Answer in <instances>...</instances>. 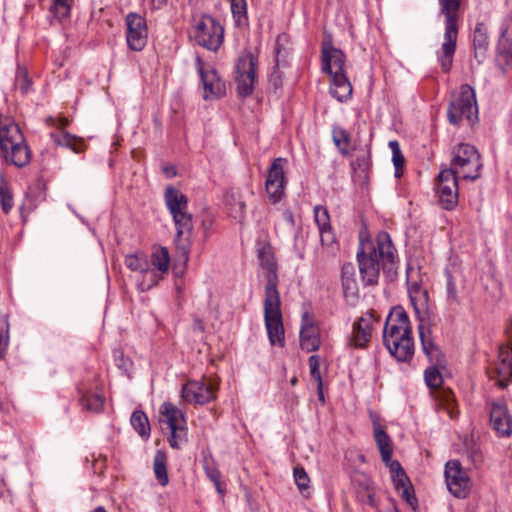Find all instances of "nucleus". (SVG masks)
Instances as JSON below:
<instances>
[{
    "label": "nucleus",
    "instance_id": "43",
    "mask_svg": "<svg viewBox=\"0 0 512 512\" xmlns=\"http://www.w3.org/2000/svg\"><path fill=\"white\" fill-rule=\"evenodd\" d=\"M151 261L154 267L160 272L165 273L168 271L170 257L166 247H160L152 253Z\"/></svg>",
    "mask_w": 512,
    "mask_h": 512
},
{
    "label": "nucleus",
    "instance_id": "63",
    "mask_svg": "<svg viewBox=\"0 0 512 512\" xmlns=\"http://www.w3.org/2000/svg\"><path fill=\"white\" fill-rule=\"evenodd\" d=\"M283 217L290 225H294V216L293 213L290 210H285L283 212Z\"/></svg>",
    "mask_w": 512,
    "mask_h": 512
},
{
    "label": "nucleus",
    "instance_id": "41",
    "mask_svg": "<svg viewBox=\"0 0 512 512\" xmlns=\"http://www.w3.org/2000/svg\"><path fill=\"white\" fill-rule=\"evenodd\" d=\"M446 277V302L449 306H458L461 303L460 297L458 295V291L456 288V283L454 281L453 275L449 270L445 271Z\"/></svg>",
    "mask_w": 512,
    "mask_h": 512
},
{
    "label": "nucleus",
    "instance_id": "59",
    "mask_svg": "<svg viewBox=\"0 0 512 512\" xmlns=\"http://www.w3.org/2000/svg\"><path fill=\"white\" fill-rule=\"evenodd\" d=\"M321 243L324 246H331L335 243V236L332 231V227L319 229Z\"/></svg>",
    "mask_w": 512,
    "mask_h": 512
},
{
    "label": "nucleus",
    "instance_id": "32",
    "mask_svg": "<svg viewBox=\"0 0 512 512\" xmlns=\"http://www.w3.org/2000/svg\"><path fill=\"white\" fill-rule=\"evenodd\" d=\"M374 438L380 451L382 461H388L392 457L393 449L391 439L384 429L377 425L374 429Z\"/></svg>",
    "mask_w": 512,
    "mask_h": 512
},
{
    "label": "nucleus",
    "instance_id": "52",
    "mask_svg": "<svg viewBox=\"0 0 512 512\" xmlns=\"http://www.w3.org/2000/svg\"><path fill=\"white\" fill-rule=\"evenodd\" d=\"M204 470L206 476L214 484L218 494L220 496H224L225 490L222 487L221 472L219 471V469L215 466L205 465Z\"/></svg>",
    "mask_w": 512,
    "mask_h": 512
},
{
    "label": "nucleus",
    "instance_id": "12",
    "mask_svg": "<svg viewBox=\"0 0 512 512\" xmlns=\"http://www.w3.org/2000/svg\"><path fill=\"white\" fill-rule=\"evenodd\" d=\"M125 21L128 47L133 51H142L148 39V27L145 18L138 13L130 12L127 14Z\"/></svg>",
    "mask_w": 512,
    "mask_h": 512
},
{
    "label": "nucleus",
    "instance_id": "10",
    "mask_svg": "<svg viewBox=\"0 0 512 512\" xmlns=\"http://www.w3.org/2000/svg\"><path fill=\"white\" fill-rule=\"evenodd\" d=\"M195 67L201 78L205 100L217 99L225 95V83L219 77L217 71L210 65H206L200 56L195 58Z\"/></svg>",
    "mask_w": 512,
    "mask_h": 512
},
{
    "label": "nucleus",
    "instance_id": "20",
    "mask_svg": "<svg viewBox=\"0 0 512 512\" xmlns=\"http://www.w3.org/2000/svg\"><path fill=\"white\" fill-rule=\"evenodd\" d=\"M345 54L335 48L331 43H324L322 47V70L332 75L333 73H344Z\"/></svg>",
    "mask_w": 512,
    "mask_h": 512
},
{
    "label": "nucleus",
    "instance_id": "3",
    "mask_svg": "<svg viewBox=\"0 0 512 512\" xmlns=\"http://www.w3.org/2000/svg\"><path fill=\"white\" fill-rule=\"evenodd\" d=\"M441 13L445 17L444 41L441 46V54L438 56L441 68L444 72L450 71L453 63V55L456 51L458 38V11L461 0H439Z\"/></svg>",
    "mask_w": 512,
    "mask_h": 512
},
{
    "label": "nucleus",
    "instance_id": "60",
    "mask_svg": "<svg viewBox=\"0 0 512 512\" xmlns=\"http://www.w3.org/2000/svg\"><path fill=\"white\" fill-rule=\"evenodd\" d=\"M114 359H115V363L116 365L122 369V370H127L128 367H129V360L126 359L123 355V353L121 351H115L114 352Z\"/></svg>",
    "mask_w": 512,
    "mask_h": 512
},
{
    "label": "nucleus",
    "instance_id": "8",
    "mask_svg": "<svg viewBox=\"0 0 512 512\" xmlns=\"http://www.w3.org/2000/svg\"><path fill=\"white\" fill-rule=\"evenodd\" d=\"M258 59L249 51L242 53L236 64L237 91L241 97L252 94L256 81Z\"/></svg>",
    "mask_w": 512,
    "mask_h": 512
},
{
    "label": "nucleus",
    "instance_id": "35",
    "mask_svg": "<svg viewBox=\"0 0 512 512\" xmlns=\"http://www.w3.org/2000/svg\"><path fill=\"white\" fill-rule=\"evenodd\" d=\"M286 162L287 160L285 158H275L268 169L266 181L272 180V182L275 183H287L284 172Z\"/></svg>",
    "mask_w": 512,
    "mask_h": 512
},
{
    "label": "nucleus",
    "instance_id": "45",
    "mask_svg": "<svg viewBox=\"0 0 512 512\" xmlns=\"http://www.w3.org/2000/svg\"><path fill=\"white\" fill-rule=\"evenodd\" d=\"M286 183H275L271 181H265V190L271 203H278L285 195Z\"/></svg>",
    "mask_w": 512,
    "mask_h": 512
},
{
    "label": "nucleus",
    "instance_id": "47",
    "mask_svg": "<svg viewBox=\"0 0 512 512\" xmlns=\"http://www.w3.org/2000/svg\"><path fill=\"white\" fill-rule=\"evenodd\" d=\"M171 436L168 439L170 446L173 449H180L183 444L187 442V427L178 426L174 428H170Z\"/></svg>",
    "mask_w": 512,
    "mask_h": 512
},
{
    "label": "nucleus",
    "instance_id": "14",
    "mask_svg": "<svg viewBox=\"0 0 512 512\" xmlns=\"http://www.w3.org/2000/svg\"><path fill=\"white\" fill-rule=\"evenodd\" d=\"M445 478L449 491L457 498H465L469 491L470 478L458 460L445 465Z\"/></svg>",
    "mask_w": 512,
    "mask_h": 512
},
{
    "label": "nucleus",
    "instance_id": "9",
    "mask_svg": "<svg viewBox=\"0 0 512 512\" xmlns=\"http://www.w3.org/2000/svg\"><path fill=\"white\" fill-rule=\"evenodd\" d=\"M218 387L217 380L213 378L189 381L182 388V397L186 402L204 405L216 399Z\"/></svg>",
    "mask_w": 512,
    "mask_h": 512
},
{
    "label": "nucleus",
    "instance_id": "26",
    "mask_svg": "<svg viewBox=\"0 0 512 512\" xmlns=\"http://www.w3.org/2000/svg\"><path fill=\"white\" fill-rule=\"evenodd\" d=\"M330 82V94L339 102L347 101L352 95V85L345 73H333Z\"/></svg>",
    "mask_w": 512,
    "mask_h": 512
},
{
    "label": "nucleus",
    "instance_id": "24",
    "mask_svg": "<svg viewBox=\"0 0 512 512\" xmlns=\"http://www.w3.org/2000/svg\"><path fill=\"white\" fill-rule=\"evenodd\" d=\"M474 58L478 63H482L486 58L489 48L488 28L483 22L476 24L472 36Z\"/></svg>",
    "mask_w": 512,
    "mask_h": 512
},
{
    "label": "nucleus",
    "instance_id": "49",
    "mask_svg": "<svg viewBox=\"0 0 512 512\" xmlns=\"http://www.w3.org/2000/svg\"><path fill=\"white\" fill-rule=\"evenodd\" d=\"M466 454L475 469H479L482 466L484 456L478 444L474 442L467 444Z\"/></svg>",
    "mask_w": 512,
    "mask_h": 512
},
{
    "label": "nucleus",
    "instance_id": "2",
    "mask_svg": "<svg viewBox=\"0 0 512 512\" xmlns=\"http://www.w3.org/2000/svg\"><path fill=\"white\" fill-rule=\"evenodd\" d=\"M383 343L389 353L400 362H408L414 355L410 320L400 306L394 307L386 319Z\"/></svg>",
    "mask_w": 512,
    "mask_h": 512
},
{
    "label": "nucleus",
    "instance_id": "62",
    "mask_svg": "<svg viewBox=\"0 0 512 512\" xmlns=\"http://www.w3.org/2000/svg\"><path fill=\"white\" fill-rule=\"evenodd\" d=\"M193 330L194 331H199V332H204V324H203V321L201 318L199 317H195L194 318V323H193Z\"/></svg>",
    "mask_w": 512,
    "mask_h": 512
},
{
    "label": "nucleus",
    "instance_id": "57",
    "mask_svg": "<svg viewBox=\"0 0 512 512\" xmlns=\"http://www.w3.org/2000/svg\"><path fill=\"white\" fill-rule=\"evenodd\" d=\"M9 344V324L8 322H3L0 327V360L6 353L7 347Z\"/></svg>",
    "mask_w": 512,
    "mask_h": 512
},
{
    "label": "nucleus",
    "instance_id": "23",
    "mask_svg": "<svg viewBox=\"0 0 512 512\" xmlns=\"http://www.w3.org/2000/svg\"><path fill=\"white\" fill-rule=\"evenodd\" d=\"M343 295L348 302L354 303L359 298V288L356 280V269L352 263H345L341 271Z\"/></svg>",
    "mask_w": 512,
    "mask_h": 512
},
{
    "label": "nucleus",
    "instance_id": "33",
    "mask_svg": "<svg viewBox=\"0 0 512 512\" xmlns=\"http://www.w3.org/2000/svg\"><path fill=\"white\" fill-rule=\"evenodd\" d=\"M418 330L423 352L430 359V361L438 360L439 350L428 335L429 330L426 329L422 323L418 325Z\"/></svg>",
    "mask_w": 512,
    "mask_h": 512
},
{
    "label": "nucleus",
    "instance_id": "21",
    "mask_svg": "<svg viewBox=\"0 0 512 512\" xmlns=\"http://www.w3.org/2000/svg\"><path fill=\"white\" fill-rule=\"evenodd\" d=\"M300 345L303 350L313 352L320 347V338L318 329L315 327L312 318L308 312L302 315V324L300 328Z\"/></svg>",
    "mask_w": 512,
    "mask_h": 512
},
{
    "label": "nucleus",
    "instance_id": "39",
    "mask_svg": "<svg viewBox=\"0 0 512 512\" xmlns=\"http://www.w3.org/2000/svg\"><path fill=\"white\" fill-rule=\"evenodd\" d=\"M79 402L88 411L100 412L104 407L105 398L100 394L86 393L80 397Z\"/></svg>",
    "mask_w": 512,
    "mask_h": 512
},
{
    "label": "nucleus",
    "instance_id": "4",
    "mask_svg": "<svg viewBox=\"0 0 512 512\" xmlns=\"http://www.w3.org/2000/svg\"><path fill=\"white\" fill-rule=\"evenodd\" d=\"M477 115L476 94L470 85L464 84L458 91L451 93L447 108V119L450 124L458 126L464 119L473 123Z\"/></svg>",
    "mask_w": 512,
    "mask_h": 512
},
{
    "label": "nucleus",
    "instance_id": "50",
    "mask_svg": "<svg viewBox=\"0 0 512 512\" xmlns=\"http://www.w3.org/2000/svg\"><path fill=\"white\" fill-rule=\"evenodd\" d=\"M231 12L237 24H242L247 20V2L246 0H230Z\"/></svg>",
    "mask_w": 512,
    "mask_h": 512
},
{
    "label": "nucleus",
    "instance_id": "28",
    "mask_svg": "<svg viewBox=\"0 0 512 512\" xmlns=\"http://www.w3.org/2000/svg\"><path fill=\"white\" fill-rule=\"evenodd\" d=\"M25 138L20 127L7 117L0 116V147Z\"/></svg>",
    "mask_w": 512,
    "mask_h": 512
},
{
    "label": "nucleus",
    "instance_id": "48",
    "mask_svg": "<svg viewBox=\"0 0 512 512\" xmlns=\"http://www.w3.org/2000/svg\"><path fill=\"white\" fill-rule=\"evenodd\" d=\"M357 498L360 502L368 504L373 508L378 507V499L374 489L367 483L364 487L359 488L357 491Z\"/></svg>",
    "mask_w": 512,
    "mask_h": 512
},
{
    "label": "nucleus",
    "instance_id": "61",
    "mask_svg": "<svg viewBox=\"0 0 512 512\" xmlns=\"http://www.w3.org/2000/svg\"><path fill=\"white\" fill-rule=\"evenodd\" d=\"M369 155L363 154L358 156L356 161L352 163V166L357 165L359 168L366 167L368 165Z\"/></svg>",
    "mask_w": 512,
    "mask_h": 512
},
{
    "label": "nucleus",
    "instance_id": "37",
    "mask_svg": "<svg viewBox=\"0 0 512 512\" xmlns=\"http://www.w3.org/2000/svg\"><path fill=\"white\" fill-rule=\"evenodd\" d=\"M0 204L4 214H9L14 206L12 192L2 172H0Z\"/></svg>",
    "mask_w": 512,
    "mask_h": 512
},
{
    "label": "nucleus",
    "instance_id": "38",
    "mask_svg": "<svg viewBox=\"0 0 512 512\" xmlns=\"http://www.w3.org/2000/svg\"><path fill=\"white\" fill-rule=\"evenodd\" d=\"M498 46L503 53L512 54V16L506 19L501 26Z\"/></svg>",
    "mask_w": 512,
    "mask_h": 512
},
{
    "label": "nucleus",
    "instance_id": "46",
    "mask_svg": "<svg viewBox=\"0 0 512 512\" xmlns=\"http://www.w3.org/2000/svg\"><path fill=\"white\" fill-rule=\"evenodd\" d=\"M73 1L74 0H53L50 11L58 20L67 18L70 15Z\"/></svg>",
    "mask_w": 512,
    "mask_h": 512
},
{
    "label": "nucleus",
    "instance_id": "16",
    "mask_svg": "<svg viewBox=\"0 0 512 512\" xmlns=\"http://www.w3.org/2000/svg\"><path fill=\"white\" fill-rule=\"evenodd\" d=\"M438 195L445 210H453L458 203V179L454 170H442L438 175Z\"/></svg>",
    "mask_w": 512,
    "mask_h": 512
},
{
    "label": "nucleus",
    "instance_id": "22",
    "mask_svg": "<svg viewBox=\"0 0 512 512\" xmlns=\"http://www.w3.org/2000/svg\"><path fill=\"white\" fill-rule=\"evenodd\" d=\"M498 358L499 361L495 368L497 384L500 388L505 389L512 379V346H501Z\"/></svg>",
    "mask_w": 512,
    "mask_h": 512
},
{
    "label": "nucleus",
    "instance_id": "18",
    "mask_svg": "<svg viewBox=\"0 0 512 512\" xmlns=\"http://www.w3.org/2000/svg\"><path fill=\"white\" fill-rule=\"evenodd\" d=\"M490 424L499 436H509L512 432V417L504 400L490 404Z\"/></svg>",
    "mask_w": 512,
    "mask_h": 512
},
{
    "label": "nucleus",
    "instance_id": "42",
    "mask_svg": "<svg viewBox=\"0 0 512 512\" xmlns=\"http://www.w3.org/2000/svg\"><path fill=\"white\" fill-rule=\"evenodd\" d=\"M408 293L410 301L417 314H420V310L417 307V303L423 302L424 304L428 301V292L422 288L418 283H413L408 287Z\"/></svg>",
    "mask_w": 512,
    "mask_h": 512
},
{
    "label": "nucleus",
    "instance_id": "19",
    "mask_svg": "<svg viewBox=\"0 0 512 512\" xmlns=\"http://www.w3.org/2000/svg\"><path fill=\"white\" fill-rule=\"evenodd\" d=\"M376 321L372 311L362 315L352 327L350 344L356 348H364L371 339L372 325Z\"/></svg>",
    "mask_w": 512,
    "mask_h": 512
},
{
    "label": "nucleus",
    "instance_id": "53",
    "mask_svg": "<svg viewBox=\"0 0 512 512\" xmlns=\"http://www.w3.org/2000/svg\"><path fill=\"white\" fill-rule=\"evenodd\" d=\"M288 43V35L285 33L279 34L276 38L274 52L276 55V65L280 64L281 58L284 59L288 55L285 44Z\"/></svg>",
    "mask_w": 512,
    "mask_h": 512
},
{
    "label": "nucleus",
    "instance_id": "58",
    "mask_svg": "<svg viewBox=\"0 0 512 512\" xmlns=\"http://www.w3.org/2000/svg\"><path fill=\"white\" fill-rule=\"evenodd\" d=\"M309 367L312 378L316 382L322 381L320 373V357L318 355H312L309 357Z\"/></svg>",
    "mask_w": 512,
    "mask_h": 512
},
{
    "label": "nucleus",
    "instance_id": "31",
    "mask_svg": "<svg viewBox=\"0 0 512 512\" xmlns=\"http://www.w3.org/2000/svg\"><path fill=\"white\" fill-rule=\"evenodd\" d=\"M153 471L158 483L166 486L169 483L167 471V454L163 450H157L153 461Z\"/></svg>",
    "mask_w": 512,
    "mask_h": 512
},
{
    "label": "nucleus",
    "instance_id": "1",
    "mask_svg": "<svg viewBox=\"0 0 512 512\" xmlns=\"http://www.w3.org/2000/svg\"><path fill=\"white\" fill-rule=\"evenodd\" d=\"M395 252L390 235L385 231L378 233L375 243H361L357 251V261L365 286L378 284L381 269L394 265Z\"/></svg>",
    "mask_w": 512,
    "mask_h": 512
},
{
    "label": "nucleus",
    "instance_id": "7",
    "mask_svg": "<svg viewBox=\"0 0 512 512\" xmlns=\"http://www.w3.org/2000/svg\"><path fill=\"white\" fill-rule=\"evenodd\" d=\"M194 40L199 46L216 52L223 44L224 28L212 16L203 15L195 25Z\"/></svg>",
    "mask_w": 512,
    "mask_h": 512
},
{
    "label": "nucleus",
    "instance_id": "13",
    "mask_svg": "<svg viewBox=\"0 0 512 512\" xmlns=\"http://www.w3.org/2000/svg\"><path fill=\"white\" fill-rule=\"evenodd\" d=\"M257 256L260 267L265 271L264 277L266 279L265 284V296L279 294L278 291V274H277V263L275 260L272 247L269 244H263L257 249Z\"/></svg>",
    "mask_w": 512,
    "mask_h": 512
},
{
    "label": "nucleus",
    "instance_id": "44",
    "mask_svg": "<svg viewBox=\"0 0 512 512\" xmlns=\"http://www.w3.org/2000/svg\"><path fill=\"white\" fill-rule=\"evenodd\" d=\"M389 147L392 150V161L395 167V176L400 177L405 165V158L401 152L398 141L392 140L389 142Z\"/></svg>",
    "mask_w": 512,
    "mask_h": 512
},
{
    "label": "nucleus",
    "instance_id": "17",
    "mask_svg": "<svg viewBox=\"0 0 512 512\" xmlns=\"http://www.w3.org/2000/svg\"><path fill=\"white\" fill-rule=\"evenodd\" d=\"M0 155L6 164L14 165L17 168L27 166L31 160V150L25 138L21 139V141L1 146Z\"/></svg>",
    "mask_w": 512,
    "mask_h": 512
},
{
    "label": "nucleus",
    "instance_id": "64",
    "mask_svg": "<svg viewBox=\"0 0 512 512\" xmlns=\"http://www.w3.org/2000/svg\"><path fill=\"white\" fill-rule=\"evenodd\" d=\"M317 392H318V398L320 401L324 402V393H323V382H317Z\"/></svg>",
    "mask_w": 512,
    "mask_h": 512
},
{
    "label": "nucleus",
    "instance_id": "55",
    "mask_svg": "<svg viewBox=\"0 0 512 512\" xmlns=\"http://www.w3.org/2000/svg\"><path fill=\"white\" fill-rule=\"evenodd\" d=\"M314 216L315 221L317 223L318 229L321 228H329L330 224V216L328 210L323 206H316L314 208Z\"/></svg>",
    "mask_w": 512,
    "mask_h": 512
},
{
    "label": "nucleus",
    "instance_id": "56",
    "mask_svg": "<svg viewBox=\"0 0 512 512\" xmlns=\"http://www.w3.org/2000/svg\"><path fill=\"white\" fill-rule=\"evenodd\" d=\"M295 483L300 491H304L309 488L310 479L307 472L303 467L297 466L293 471Z\"/></svg>",
    "mask_w": 512,
    "mask_h": 512
},
{
    "label": "nucleus",
    "instance_id": "40",
    "mask_svg": "<svg viewBox=\"0 0 512 512\" xmlns=\"http://www.w3.org/2000/svg\"><path fill=\"white\" fill-rule=\"evenodd\" d=\"M332 139L335 146L338 148L339 152L342 155L349 154V144H350V136L348 132L341 127H333L332 129Z\"/></svg>",
    "mask_w": 512,
    "mask_h": 512
},
{
    "label": "nucleus",
    "instance_id": "34",
    "mask_svg": "<svg viewBox=\"0 0 512 512\" xmlns=\"http://www.w3.org/2000/svg\"><path fill=\"white\" fill-rule=\"evenodd\" d=\"M226 203L230 209V215L241 221L245 215L246 203L238 192H231L226 196Z\"/></svg>",
    "mask_w": 512,
    "mask_h": 512
},
{
    "label": "nucleus",
    "instance_id": "54",
    "mask_svg": "<svg viewBox=\"0 0 512 512\" xmlns=\"http://www.w3.org/2000/svg\"><path fill=\"white\" fill-rule=\"evenodd\" d=\"M15 86L22 94H27L31 90L32 81L28 77L27 71L19 69L15 78Z\"/></svg>",
    "mask_w": 512,
    "mask_h": 512
},
{
    "label": "nucleus",
    "instance_id": "27",
    "mask_svg": "<svg viewBox=\"0 0 512 512\" xmlns=\"http://www.w3.org/2000/svg\"><path fill=\"white\" fill-rule=\"evenodd\" d=\"M164 200L172 216L184 213L188 209V198L172 186L166 188Z\"/></svg>",
    "mask_w": 512,
    "mask_h": 512
},
{
    "label": "nucleus",
    "instance_id": "29",
    "mask_svg": "<svg viewBox=\"0 0 512 512\" xmlns=\"http://www.w3.org/2000/svg\"><path fill=\"white\" fill-rule=\"evenodd\" d=\"M125 265L132 271H139L143 273L145 276L150 277L152 283L149 284L147 288H151L153 285L157 283V275L152 269L149 268L148 262L144 255H127L125 257Z\"/></svg>",
    "mask_w": 512,
    "mask_h": 512
},
{
    "label": "nucleus",
    "instance_id": "25",
    "mask_svg": "<svg viewBox=\"0 0 512 512\" xmlns=\"http://www.w3.org/2000/svg\"><path fill=\"white\" fill-rule=\"evenodd\" d=\"M68 123L67 118H60L58 121L59 131L51 133V137L57 145L70 148L75 153H80L83 151V142L75 136L63 131V128L66 127Z\"/></svg>",
    "mask_w": 512,
    "mask_h": 512
},
{
    "label": "nucleus",
    "instance_id": "30",
    "mask_svg": "<svg viewBox=\"0 0 512 512\" xmlns=\"http://www.w3.org/2000/svg\"><path fill=\"white\" fill-rule=\"evenodd\" d=\"M161 414L165 417L163 420L168 428H174L178 426H185L184 414L172 403L165 402L160 409Z\"/></svg>",
    "mask_w": 512,
    "mask_h": 512
},
{
    "label": "nucleus",
    "instance_id": "36",
    "mask_svg": "<svg viewBox=\"0 0 512 512\" xmlns=\"http://www.w3.org/2000/svg\"><path fill=\"white\" fill-rule=\"evenodd\" d=\"M130 423L135 431L141 436L148 438L150 436V424L148 417L141 410H136L132 413Z\"/></svg>",
    "mask_w": 512,
    "mask_h": 512
},
{
    "label": "nucleus",
    "instance_id": "6",
    "mask_svg": "<svg viewBox=\"0 0 512 512\" xmlns=\"http://www.w3.org/2000/svg\"><path fill=\"white\" fill-rule=\"evenodd\" d=\"M481 168V158L477 149L470 144H460L448 170H454L455 175L461 174L464 179L476 180L480 177Z\"/></svg>",
    "mask_w": 512,
    "mask_h": 512
},
{
    "label": "nucleus",
    "instance_id": "15",
    "mask_svg": "<svg viewBox=\"0 0 512 512\" xmlns=\"http://www.w3.org/2000/svg\"><path fill=\"white\" fill-rule=\"evenodd\" d=\"M386 466L390 469L394 486L396 490L401 494L402 499L416 512L418 508V501L414 495L412 485L401 464L397 460H392V457L388 461H383Z\"/></svg>",
    "mask_w": 512,
    "mask_h": 512
},
{
    "label": "nucleus",
    "instance_id": "11",
    "mask_svg": "<svg viewBox=\"0 0 512 512\" xmlns=\"http://www.w3.org/2000/svg\"><path fill=\"white\" fill-rule=\"evenodd\" d=\"M172 217L176 226V250L179 257L187 263L192 246V235L194 230L192 215L186 211L184 213L177 214V217L176 215Z\"/></svg>",
    "mask_w": 512,
    "mask_h": 512
},
{
    "label": "nucleus",
    "instance_id": "51",
    "mask_svg": "<svg viewBox=\"0 0 512 512\" xmlns=\"http://www.w3.org/2000/svg\"><path fill=\"white\" fill-rule=\"evenodd\" d=\"M424 378L426 385L431 389L439 388L443 382L442 375L435 366H430L425 370Z\"/></svg>",
    "mask_w": 512,
    "mask_h": 512
},
{
    "label": "nucleus",
    "instance_id": "5",
    "mask_svg": "<svg viewBox=\"0 0 512 512\" xmlns=\"http://www.w3.org/2000/svg\"><path fill=\"white\" fill-rule=\"evenodd\" d=\"M264 320L271 345L284 347L285 331L281 313L280 294L266 295L264 298Z\"/></svg>",
    "mask_w": 512,
    "mask_h": 512
}]
</instances>
